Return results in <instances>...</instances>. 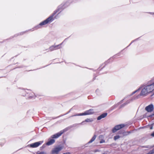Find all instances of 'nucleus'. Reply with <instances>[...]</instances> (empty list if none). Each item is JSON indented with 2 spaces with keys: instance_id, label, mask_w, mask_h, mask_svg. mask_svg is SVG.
I'll list each match as a JSON object with an SVG mask.
<instances>
[{
  "instance_id": "nucleus-1",
  "label": "nucleus",
  "mask_w": 154,
  "mask_h": 154,
  "mask_svg": "<svg viewBox=\"0 0 154 154\" xmlns=\"http://www.w3.org/2000/svg\"><path fill=\"white\" fill-rule=\"evenodd\" d=\"M59 9H57L55 10L52 14L45 20L41 22L39 25L41 26L45 25L48 23L52 22L56 18V16L55 15L59 11Z\"/></svg>"
},
{
  "instance_id": "nucleus-2",
  "label": "nucleus",
  "mask_w": 154,
  "mask_h": 154,
  "mask_svg": "<svg viewBox=\"0 0 154 154\" xmlns=\"http://www.w3.org/2000/svg\"><path fill=\"white\" fill-rule=\"evenodd\" d=\"M154 91V82L150 85L145 86L140 93L141 96H145Z\"/></svg>"
},
{
  "instance_id": "nucleus-3",
  "label": "nucleus",
  "mask_w": 154,
  "mask_h": 154,
  "mask_svg": "<svg viewBox=\"0 0 154 154\" xmlns=\"http://www.w3.org/2000/svg\"><path fill=\"white\" fill-rule=\"evenodd\" d=\"M63 148V146H55L54 148L52 149L51 152V154H59L60 152Z\"/></svg>"
},
{
  "instance_id": "nucleus-4",
  "label": "nucleus",
  "mask_w": 154,
  "mask_h": 154,
  "mask_svg": "<svg viewBox=\"0 0 154 154\" xmlns=\"http://www.w3.org/2000/svg\"><path fill=\"white\" fill-rule=\"evenodd\" d=\"M125 126L124 124H120L115 126L112 129V131L113 133L124 128Z\"/></svg>"
},
{
  "instance_id": "nucleus-5",
  "label": "nucleus",
  "mask_w": 154,
  "mask_h": 154,
  "mask_svg": "<svg viewBox=\"0 0 154 154\" xmlns=\"http://www.w3.org/2000/svg\"><path fill=\"white\" fill-rule=\"evenodd\" d=\"M94 112L93 109H90L89 110H86L84 112L80 113L78 115L79 116H82L87 115H91L93 114Z\"/></svg>"
},
{
  "instance_id": "nucleus-6",
  "label": "nucleus",
  "mask_w": 154,
  "mask_h": 154,
  "mask_svg": "<svg viewBox=\"0 0 154 154\" xmlns=\"http://www.w3.org/2000/svg\"><path fill=\"white\" fill-rule=\"evenodd\" d=\"M43 142V141H39L30 144V146L31 148H36L41 145Z\"/></svg>"
},
{
  "instance_id": "nucleus-7",
  "label": "nucleus",
  "mask_w": 154,
  "mask_h": 154,
  "mask_svg": "<svg viewBox=\"0 0 154 154\" xmlns=\"http://www.w3.org/2000/svg\"><path fill=\"white\" fill-rule=\"evenodd\" d=\"M64 131L63 130L59 132L52 135L51 136L52 138H57L61 135L63 133Z\"/></svg>"
},
{
  "instance_id": "nucleus-8",
  "label": "nucleus",
  "mask_w": 154,
  "mask_h": 154,
  "mask_svg": "<svg viewBox=\"0 0 154 154\" xmlns=\"http://www.w3.org/2000/svg\"><path fill=\"white\" fill-rule=\"evenodd\" d=\"M153 109V106L152 104H150L145 108V110L148 112H151Z\"/></svg>"
},
{
  "instance_id": "nucleus-9",
  "label": "nucleus",
  "mask_w": 154,
  "mask_h": 154,
  "mask_svg": "<svg viewBox=\"0 0 154 154\" xmlns=\"http://www.w3.org/2000/svg\"><path fill=\"white\" fill-rule=\"evenodd\" d=\"M107 113H103L100 116H99L97 118V119L98 120H100L102 118H103L107 116Z\"/></svg>"
},
{
  "instance_id": "nucleus-10",
  "label": "nucleus",
  "mask_w": 154,
  "mask_h": 154,
  "mask_svg": "<svg viewBox=\"0 0 154 154\" xmlns=\"http://www.w3.org/2000/svg\"><path fill=\"white\" fill-rule=\"evenodd\" d=\"M55 142V140L54 139H51L46 143V145H50L54 143Z\"/></svg>"
},
{
  "instance_id": "nucleus-11",
  "label": "nucleus",
  "mask_w": 154,
  "mask_h": 154,
  "mask_svg": "<svg viewBox=\"0 0 154 154\" xmlns=\"http://www.w3.org/2000/svg\"><path fill=\"white\" fill-rule=\"evenodd\" d=\"M96 137V136L95 135H94V136L93 137L91 138V139L88 142V143H91L94 141Z\"/></svg>"
},
{
  "instance_id": "nucleus-12",
  "label": "nucleus",
  "mask_w": 154,
  "mask_h": 154,
  "mask_svg": "<svg viewBox=\"0 0 154 154\" xmlns=\"http://www.w3.org/2000/svg\"><path fill=\"white\" fill-rule=\"evenodd\" d=\"M62 44H60V45H57L55 46H54V48H55V50H57L60 48H62L61 47V45Z\"/></svg>"
},
{
  "instance_id": "nucleus-13",
  "label": "nucleus",
  "mask_w": 154,
  "mask_h": 154,
  "mask_svg": "<svg viewBox=\"0 0 154 154\" xmlns=\"http://www.w3.org/2000/svg\"><path fill=\"white\" fill-rule=\"evenodd\" d=\"M131 133V132L130 131H127V132H124L123 133V134L125 136V135H128V134H129Z\"/></svg>"
},
{
  "instance_id": "nucleus-14",
  "label": "nucleus",
  "mask_w": 154,
  "mask_h": 154,
  "mask_svg": "<svg viewBox=\"0 0 154 154\" xmlns=\"http://www.w3.org/2000/svg\"><path fill=\"white\" fill-rule=\"evenodd\" d=\"M120 137L119 136L116 135V136H114V140H117V139L120 138Z\"/></svg>"
},
{
  "instance_id": "nucleus-15",
  "label": "nucleus",
  "mask_w": 154,
  "mask_h": 154,
  "mask_svg": "<svg viewBox=\"0 0 154 154\" xmlns=\"http://www.w3.org/2000/svg\"><path fill=\"white\" fill-rule=\"evenodd\" d=\"M154 153V149H152L147 153L146 154H153Z\"/></svg>"
},
{
  "instance_id": "nucleus-16",
  "label": "nucleus",
  "mask_w": 154,
  "mask_h": 154,
  "mask_svg": "<svg viewBox=\"0 0 154 154\" xmlns=\"http://www.w3.org/2000/svg\"><path fill=\"white\" fill-rule=\"evenodd\" d=\"M50 49L51 51L55 50L54 46H51L50 48Z\"/></svg>"
},
{
  "instance_id": "nucleus-17",
  "label": "nucleus",
  "mask_w": 154,
  "mask_h": 154,
  "mask_svg": "<svg viewBox=\"0 0 154 154\" xmlns=\"http://www.w3.org/2000/svg\"><path fill=\"white\" fill-rule=\"evenodd\" d=\"M36 154H46V153L44 152H40L39 153H37Z\"/></svg>"
},
{
  "instance_id": "nucleus-18",
  "label": "nucleus",
  "mask_w": 154,
  "mask_h": 154,
  "mask_svg": "<svg viewBox=\"0 0 154 154\" xmlns=\"http://www.w3.org/2000/svg\"><path fill=\"white\" fill-rule=\"evenodd\" d=\"M104 142H105V140H102L100 142V143H103Z\"/></svg>"
},
{
  "instance_id": "nucleus-19",
  "label": "nucleus",
  "mask_w": 154,
  "mask_h": 154,
  "mask_svg": "<svg viewBox=\"0 0 154 154\" xmlns=\"http://www.w3.org/2000/svg\"><path fill=\"white\" fill-rule=\"evenodd\" d=\"M63 154H70V153L69 152H67L66 153H63Z\"/></svg>"
},
{
  "instance_id": "nucleus-20",
  "label": "nucleus",
  "mask_w": 154,
  "mask_h": 154,
  "mask_svg": "<svg viewBox=\"0 0 154 154\" xmlns=\"http://www.w3.org/2000/svg\"><path fill=\"white\" fill-rule=\"evenodd\" d=\"M89 119H86L85 121L88 122L89 121Z\"/></svg>"
},
{
  "instance_id": "nucleus-21",
  "label": "nucleus",
  "mask_w": 154,
  "mask_h": 154,
  "mask_svg": "<svg viewBox=\"0 0 154 154\" xmlns=\"http://www.w3.org/2000/svg\"><path fill=\"white\" fill-rule=\"evenodd\" d=\"M142 147H143V148H148V146H142Z\"/></svg>"
},
{
  "instance_id": "nucleus-22",
  "label": "nucleus",
  "mask_w": 154,
  "mask_h": 154,
  "mask_svg": "<svg viewBox=\"0 0 154 154\" xmlns=\"http://www.w3.org/2000/svg\"><path fill=\"white\" fill-rule=\"evenodd\" d=\"M151 135L152 136H154V132Z\"/></svg>"
},
{
  "instance_id": "nucleus-23",
  "label": "nucleus",
  "mask_w": 154,
  "mask_h": 154,
  "mask_svg": "<svg viewBox=\"0 0 154 154\" xmlns=\"http://www.w3.org/2000/svg\"><path fill=\"white\" fill-rule=\"evenodd\" d=\"M138 90H137V91H136L135 92H134V93H135Z\"/></svg>"
}]
</instances>
